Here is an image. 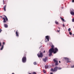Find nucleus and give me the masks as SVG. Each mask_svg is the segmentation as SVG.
Wrapping results in <instances>:
<instances>
[{"label":"nucleus","mask_w":74,"mask_h":74,"mask_svg":"<svg viewBox=\"0 0 74 74\" xmlns=\"http://www.w3.org/2000/svg\"><path fill=\"white\" fill-rule=\"evenodd\" d=\"M60 18L62 19V21H63L64 22V19L62 18V17H60Z\"/></svg>","instance_id":"obj_14"},{"label":"nucleus","mask_w":74,"mask_h":74,"mask_svg":"<svg viewBox=\"0 0 74 74\" xmlns=\"http://www.w3.org/2000/svg\"><path fill=\"white\" fill-rule=\"evenodd\" d=\"M64 59H65V60H67V63H70V61H68V60H69V59L66 57L64 58Z\"/></svg>","instance_id":"obj_4"},{"label":"nucleus","mask_w":74,"mask_h":74,"mask_svg":"<svg viewBox=\"0 0 74 74\" xmlns=\"http://www.w3.org/2000/svg\"><path fill=\"white\" fill-rule=\"evenodd\" d=\"M51 71H53V72H54V69H53V68H51Z\"/></svg>","instance_id":"obj_17"},{"label":"nucleus","mask_w":74,"mask_h":74,"mask_svg":"<svg viewBox=\"0 0 74 74\" xmlns=\"http://www.w3.org/2000/svg\"><path fill=\"white\" fill-rule=\"evenodd\" d=\"M45 40H47V39L48 41H49V36H47L45 37Z\"/></svg>","instance_id":"obj_8"},{"label":"nucleus","mask_w":74,"mask_h":74,"mask_svg":"<svg viewBox=\"0 0 74 74\" xmlns=\"http://www.w3.org/2000/svg\"><path fill=\"white\" fill-rule=\"evenodd\" d=\"M5 16V18H6V20L7 21H8V18H7V16Z\"/></svg>","instance_id":"obj_18"},{"label":"nucleus","mask_w":74,"mask_h":74,"mask_svg":"<svg viewBox=\"0 0 74 74\" xmlns=\"http://www.w3.org/2000/svg\"><path fill=\"white\" fill-rule=\"evenodd\" d=\"M16 34L17 37H19V35H18V31L17 30L16 32Z\"/></svg>","instance_id":"obj_7"},{"label":"nucleus","mask_w":74,"mask_h":74,"mask_svg":"<svg viewBox=\"0 0 74 74\" xmlns=\"http://www.w3.org/2000/svg\"><path fill=\"white\" fill-rule=\"evenodd\" d=\"M63 26L64 27V24H63Z\"/></svg>","instance_id":"obj_34"},{"label":"nucleus","mask_w":74,"mask_h":74,"mask_svg":"<svg viewBox=\"0 0 74 74\" xmlns=\"http://www.w3.org/2000/svg\"><path fill=\"white\" fill-rule=\"evenodd\" d=\"M56 60H57V59H56V58H55L53 60L54 62H56V66H58V61Z\"/></svg>","instance_id":"obj_2"},{"label":"nucleus","mask_w":74,"mask_h":74,"mask_svg":"<svg viewBox=\"0 0 74 74\" xmlns=\"http://www.w3.org/2000/svg\"><path fill=\"white\" fill-rule=\"evenodd\" d=\"M26 61V57H23L22 58V62L23 63H25Z\"/></svg>","instance_id":"obj_3"},{"label":"nucleus","mask_w":74,"mask_h":74,"mask_svg":"<svg viewBox=\"0 0 74 74\" xmlns=\"http://www.w3.org/2000/svg\"><path fill=\"white\" fill-rule=\"evenodd\" d=\"M43 72L44 73H45V70H43Z\"/></svg>","instance_id":"obj_24"},{"label":"nucleus","mask_w":74,"mask_h":74,"mask_svg":"<svg viewBox=\"0 0 74 74\" xmlns=\"http://www.w3.org/2000/svg\"><path fill=\"white\" fill-rule=\"evenodd\" d=\"M7 5H5L3 7V9L5 11H6V7Z\"/></svg>","instance_id":"obj_10"},{"label":"nucleus","mask_w":74,"mask_h":74,"mask_svg":"<svg viewBox=\"0 0 74 74\" xmlns=\"http://www.w3.org/2000/svg\"><path fill=\"white\" fill-rule=\"evenodd\" d=\"M3 19V22H6V21H5V18L4 17H2Z\"/></svg>","instance_id":"obj_11"},{"label":"nucleus","mask_w":74,"mask_h":74,"mask_svg":"<svg viewBox=\"0 0 74 74\" xmlns=\"http://www.w3.org/2000/svg\"><path fill=\"white\" fill-rule=\"evenodd\" d=\"M58 68L57 67H56L54 69V71H56L58 69Z\"/></svg>","instance_id":"obj_9"},{"label":"nucleus","mask_w":74,"mask_h":74,"mask_svg":"<svg viewBox=\"0 0 74 74\" xmlns=\"http://www.w3.org/2000/svg\"><path fill=\"white\" fill-rule=\"evenodd\" d=\"M33 74H36V72H33Z\"/></svg>","instance_id":"obj_27"},{"label":"nucleus","mask_w":74,"mask_h":74,"mask_svg":"<svg viewBox=\"0 0 74 74\" xmlns=\"http://www.w3.org/2000/svg\"><path fill=\"white\" fill-rule=\"evenodd\" d=\"M5 27H8V25L6 24H4Z\"/></svg>","instance_id":"obj_16"},{"label":"nucleus","mask_w":74,"mask_h":74,"mask_svg":"<svg viewBox=\"0 0 74 74\" xmlns=\"http://www.w3.org/2000/svg\"><path fill=\"white\" fill-rule=\"evenodd\" d=\"M3 48H4V45H3L2 46L1 48V50H3Z\"/></svg>","instance_id":"obj_12"},{"label":"nucleus","mask_w":74,"mask_h":74,"mask_svg":"<svg viewBox=\"0 0 74 74\" xmlns=\"http://www.w3.org/2000/svg\"><path fill=\"white\" fill-rule=\"evenodd\" d=\"M1 43L0 42V46H1Z\"/></svg>","instance_id":"obj_29"},{"label":"nucleus","mask_w":74,"mask_h":74,"mask_svg":"<svg viewBox=\"0 0 74 74\" xmlns=\"http://www.w3.org/2000/svg\"><path fill=\"white\" fill-rule=\"evenodd\" d=\"M1 18H2V16H1Z\"/></svg>","instance_id":"obj_36"},{"label":"nucleus","mask_w":74,"mask_h":74,"mask_svg":"<svg viewBox=\"0 0 74 74\" xmlns=\"http://www.w3.org/2000/svg\"><path fill=\"white\" fill-rule=\"evenodd\" d=\"M70 30H71V29L70 28L68 29V31H69H69H70Z\"/></svg>","instance_id":"obj_22"},{"label":"nucleus","mask_w":74,"mask_h":74,"mask_svg":"<svg viewBox=\"0 0 74 74\" xmlns=\"http://www.w3.org/2000/svg\"><path fill=\"white\" fill-rule=\"evenodd\" d=\"M47 59H48V58L47 57H45V58L43 59V61L45 62H47Z\"/></svg>","instance_id":"obj_6"},{"label":"nucleus","mask_w":74,"mask_h":74,"mask_svg":"<svg viewBox=\"0 0 74 74\" xmlns=\"http://www.w3.org/2000/svg\"><path fill=\"white\" fill-rule=\"evenodd\" d=\"M44 52H45V51H44Z\"/></svg>","instance_id":"obj_37"},{"label":"nucleus","mask_w":74,"mask_h":74,"mask_svg":"<svg viewBox=\"0 0 74 74\" xmlns=\"http://www.w3.org/2000/svg\"><path fill=\"white\" fill-rule=\"evenodd\" d=\"M37 56L39 58H42V53H40V55H38V54H37Z\"/></svg>","instance_id":"obj_5"},{"label":"nucleus","mask_w":74,"mask_h":74,"mask_svg":"<svg viewBox=\"0 0 74 74\" xmlns=\"http://www.w3.org/2000/svg\"><path fill=\"white\" fill-rule=\"evenodd\" d=\"M59 29H60V28H59Z\"/></svg>","instance_id":"obj_38"},{"label":"nucleus","mask_w":74,"mask_h":74,"mask_svg":"<svg viewBox=\"0 0 74 74\" xmlns=\"http://www.w3.org/2000/svg\"><path fill=\"white\" fill-rule=\"evenodd\" d=\"M52 48L49 49V55L51 56L53 52L54 53H56L57 52V51H58V49L57 48H55L54 49H53V46H52L51 47Z\"/></svg>","instance_id":"obj_1"},{"label":"nucleus","mask_w":74,"mask_h":74,"mask_svg":"<svg viewBox=\"0 0 74 74\" xmlns=\"http://www.w3.org/2000/svg\"><path fill=\"white\" fill-rule=\"evenodd\" d=\"M74 65H73V66H71V68H74Z\"/></svg>","instance_id":"obj_26"},{"label":"nucleus","mask_w":74,"mask_h":74,"mask_svg":"<svg viewBox=\"0 0 74 74\" xmlns=\"http://www.w3.org/2000/svg\"><path fill=\"white\" fill-rule=\"evenodd\" d=\"M71 15H74V12H71Z\"/></svg>","instance_id":"obj_15"},{"label":"nucleus","mask_w":74,"mask_h":74,"mask_svg":"<svg viewBox=\"0 0 74 74\" xmlns=\"http://www.w3.org/2000/svg\"><path fill=\"white\" fill-rule=\"evenodd\" d=\"M45 69H48V65H45Z\"/></svg>","instance_id":"obj_13"},{"label":"nucleus","mask_w":74,"mask_h":74,"mask_svg":"<svg viewBox=\"0 0 74 74\" xmlns=\"http://www.w3.org/2000/svg\"><path fill=\"white\" fill-rule=\"evenodd\" d=\"M72 22H74V18H73L72 19Z\"/></svg>","instance_id":"obj_23"},{"label":"nucleus","mask_w":74,"mask_h":74,"mask_svg":"<svg viewBox=\"0 0 74 74\" xmlns=\"http://www.w3.org/2000/svg\"><path fill=\"white\" fill-rule=\"evenodd\" d=\"M69 34H70V35H71V34H72V33H71L70 32Z\"/></svg>","instance_id":"obj_25"},{"label":"nucleus","mask_w":74,"mask_h":74,"mask_svg":"<svg viewBox=\"0 0 74 74\" xmlns=\"http://www.w3.org/2000/svg\"><path fill=\"white\" fill-rule=\"evenodd\" d=\"M34 65H36V62H34Z\"/></svg>","instance_id":"obj_21"},{"label":"nucleus","mask_w":74,"mask_h":74,"mask_svg":"<svg viewBox=\"0 0 74 74\" xmlns=\"http://www.w3.org/2000/svg\"><path fill=\"white\" fill-rule=\"evenodd\" d=\"M4 44H5V42H3V45H4Z\"/></svg>","instance_id":"obj_31"},{"label":"nucleus","mask_w":74,"mask_h":74,"mask_svg":"<svg viewBox=\"0 0 74 74\" xmlns=\"http://www.w3.org/2000/svg\"><path fill=\"white\" fill-rule=\"evenodd\" d=\"M59 63H60V61H59Z\"/></svg>","instance_id":"obj_35"},{"label":"nucleus","mask_w":74,"mask_h":74,"mask_svg":"<svg viewBox=\"0 0 74 74\" xmlns=\"http://www.w3.org/2000/svg\"><path fill=\"white\" fill-rule=\"evenodd\" d=\"M72 2H74V0H72Z\"/></svg>","instance_id":"obj_33"},{"label":"nucleus","mask_w":74,"mask_h":74,"mask_svg":"<svg viewBox=\"0 0 74 74\" xmlns=\"http://www.w3.org/2000/svg\"><path fill=\"white\" fill-rule=\"evenodd\" d=\"M3 4H4V0H3Z\"/></svg>","instance_id":"obj_30"},{"label":"nucleus","mask_w":74,"mask_h":74,"mask_svg":"<svg viewBox=\"0 0 74 74\" xmlns=\"http://www.w3.org/2000/svg\"><path fill=\"white\" fill-rule=\"evenodd\" d=\"M57 32H60V30H57Z\"/></svg>","instance_id":"obj_32"},{"label":"nucleus","mask_w":74,"mask_h":74,"mask_svg":"<svg viewBox=\"0 0 74 74\" xmlns=\"http://www.w3.org/2000/svg\"><path fill=\"white\" fill-rule=\"evenodd\" d=\"M58 70H61V69H62V68H60V67H58Z\"/></svg>","instance_id":"obj_20"},{"label":"nucleus","mask_w":74,"mask_h":74,"mask_svg":"<svg viewBox=\"0 0 74 74\" xmlns=\"http://www.w3.org/2000/svg\"><path fill=\"white\" fill-rule=\"evenodd\" d=\"M2 31V30L1 29H0V33H1V32Z\"/></svg>","instance_id":"obj_28"},{"label":"nucleus","mask_w":74,"mask_h":74,"mask_svg":"<svg viewBox=\"0 0 74 74\" xmlns=\"http://www.w3.org/2000/svg\"><path fill=\"white\" fill-rule=\"evenodd\" d=\"M55 23L57 24V25H58V24H59V23H58V22L56 21H55Z\"/></svg>","instance_id":"obj_19"}]
</instances>
